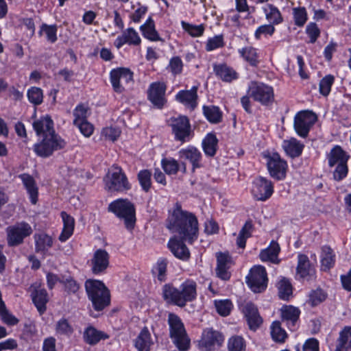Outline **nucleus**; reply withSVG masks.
Masks as SVG:
<instances>
[{
	"instance_id": "1",
	"label": "nucleus",
	"mask_w": 351,
	"mask_h": 351,
	"mask_svg": "<svg viewBox=\"0 0 351 351\" xmlns=\"http://www.w3.org/2000/svg\"><path fill=\"white\" fill-rule=\"evenodd\" d=\"M167 228L172 232L178 233L182 241L176 237L169 239L168 247L178 258L186 261L190 256V252L183 241L193 243L198 237V221L197 217L191 213L183 210L179 203L175 204L169 217Z\"/></svg>"
},
{
	"instance_id": "2",
	"label": "nucleus",
	"mask_w": 351,
	"mask_h": 351,
	"mask_svg": "<svg viewBox=\"0 0 351 351\" xmlns=\"http://www.w3.org/2000/svg\"><path fill=\"white\" fill-rule=\"evenodd\" d=\"M196 282L192 280H185L179 288L171 284H166L162 288V295L167 302L183 307L187 302H192L196 298Z\"/></svg>"
},
{
	"instance_id": "3",
	"label": "nucleus",
	"mask_w": 351,
	"mask_h": 351,
	"mask_svg": "<svg viewBox=\"0 0 351 351\" xmlns=\"http://www.w3.org/2000/svg\"><path fill=\"white\" fill-rule=\"evenodd\" d=\"M37 142L34 145L36 154L42 158H47L57 150L63 149L65 141L58 133H36Z\"/></svg>"
},
{
	"instance_id": "4",
	"label": "nucleus",
	"mask_w": 351,
	"mask_h": 351,
	"mask_svg": "<svg viewBox=\"0 0 351 351\" xmlns=\"http://www.w3.org/2000/svg\"><path fill=\"white\" fill-rule=\"evenodd\" d=\"M85 289L94 308L101 311L110 304V293L105 285L100 280H87Z\"/></svg>"
},
{
	"instance_id": "5",
	"label": "nucleus",
	"mask_w": 351,
	"mask_h": 351,
	"mask_svg": "<svg viewBox=\"0 0 351 351\" xmlns=\"http://www.w3.org/2000/svg\"><path fill=\"white\" fill-rule=\"evenodd\" d=\"M170 337L173 343L181 351L186 350L190 344L184 324L181 319L174 313H169L168 316Z\"/></svg>"
},
{
	"instance_id": "6",
	"label": "nucleus",
	"mask_w": 351,
	"mask_h": 351,
	"mask_svg": "<svg viewBox=\"0 0 351 351\" xmlns=\"http://www.w3.org/2000/svg\"><path fill=\"white\" fill-rule=\"evenodd\" d=\"M109 211L119 219H123L128 229L132 228L135 223V208L127 199H117L108 206Z\"/></svg>"
},
{
	"instance_id": "7",
	"label": "nucleus",
	"mask_w": 351,
	"mask_h": 351,
	"mask_svg": "<svg viewBox=\"0 0 351 351\" xmlns=\"http://www.w3.org/2000/svg\"><path fill=\"white\" fill-rule=\"evenodd\" d=\"M105 187L109 191L125 192L130 189L126 175L121 168L116 166L108 172L104 178Z\"/></svg>"
},
{
	"instance_id": "8",
	"label": "nucleus",
	"mask_w": 351,
	"mask_h": 351,
	"mask_svg": "<svg viewBox=\"0 0 351 351\" xmlns=\"http://www.w3.org/2000/svg\"><path fill=\"white\" fill-rule=\"evenodd\" d=\"M5 232L8 246L16 247L21 245L25 239L33 233V228L29 223L20 221L8 226Z\"/></svg>"
},
{
	"instance_id": "9",
	"label": "nucleus",
	"mask_w": 351,
	"mask_h": 351,
	"mask_svg": "<svg viewBox=\"0 0 351 351\" xmlns=\"http://www.w3.org/2000/svg\"><path fill=\"white\" fill-rule=\"evenodd\" d=\"M263 156L266 159L270 176L278 180H284L288 169L287 162L277 152L267 151L263 153Z\"/></svg>"
},
{
	"instance_id": "10",
	"label": "nucleus",
	"mask_w": 351,
	"mask_h": 351,
	"mask_svg": "<svg viewBox=\"0 0 351 351\" xmlns=\"http://www.w3.org/2000/svg\"><path fill=\"white\" fill-rule=\"evenodd\" d=\"M267 275L265 268L261 265L254 266L246 277V282L252 291L260 293L267 286Z\"/></svg>"
},
{
	"instance_id": "11",
	"label": "nucleus",
	"mask_w": 351,
	"mask_h": 351,
	"mask_svg": "<svg viewBox=\"0 0 351 351\" xmlns=\"http://www.w3.org/2000/svg\"><path fill=\"white\" fill-rule=\"evenodd\" d=\"M251 193L258 201H266L274 193L272 182L263 177L255 178L252 182Z\"/></svg>"
},
{
	"instance_id": "12",
	"label": "nucleus",
	"mask_w": 351,
	"mask_h": 351,
	"mask_svg": "<svg viewBox=\"0 0 351 351\" xmlns=\"http://www.w3.org/2000/svg\"><path fill=\"white\" fill-rule=\"evenodd\" d=\"M248 95L262 104H267L274 99L272 87L264 84L252 82L248 89Z\"/></svg>"
},
{
	"instance_id": "13",
	"label": "nucleus",
	"mask_w": 351,
	"mask_h": 351,
	"mask_svg": "<svg viewBox=\"0 0 351 351\" xmlns=\"http://www.w3.org/2000/svg\"><path fill=\"white\" fill-rule=\"evenodd\" d=\"M295 278L306 281L314 280L316 278L315 268L305 254H300L298 256Z\"/></svg>"
},
{
	"instance_id": "14",
	"label": "nucleus",
	"mask_w": 351,
	"mask_h": 351,
	"mask_svg": "<svg viewBox=\"0 0 351 351\" xmlns=\"http://www.w3.org/2000/svg\"><path fill=\"white\" fill-rule=\"evenodd\" d=\"M132 81V73L128 69L119 68L110 72V82L117 93H122Z\"/></svg>"
},
{
	"instance_id": "15",
	"label": "nucleus",
	"mask_w": 351,
	"mask_h": 351,
	"mask_svg": "<svg viewBox=\"0 0 351 351\" xmlns=\"http://www.w3.org/2000/svg\"><path fill=\"white\" fill-rule=\"evenodd\" d=\"M224 337L221 333L213 329L207 328L202 332L199 342L200 348L210 351L219 347L223 342Z\"/></svg>"
},
{
	"instance_id": "16",
	"label": "nucleus",
	"mask_w": 351,
	"mask_h": 351,
	"mask_svg": "<svg viewBox=\"0 0 351 351\" xmlns=\"http://www.w3.org/2000/svg\"><path fill=\"white\" fill-rule=\"evenodd\" d=\"M89 108L84 104L77 105L73 110V124L80 132H93V125L87 121Z\"/></svg>"
},
{
	"instance_id": "17",
	"label": "nucleus",
	"mask_w": 351,
	"mask_h": 351,
	"mask_svg": "<svg viewBox=\"0 0 351 351\" xmlns=\"http://www.w3.org/2000/svg\"><path fill=\"white\" fill-rule=\"evenodd\" d=\"M316 121L315 113L308 110L301 111L294 118V127L296 132H308Z\"/></svg>"
},
{
	"instance_id": "18",
	"label": "nucleus",
	"mask_w": 351,
	"mask_h": 351,
	"mask_svg": "<svg viewBox=\"0 0 351 351\" xmlns=\"http://www.w3.org/2000/svg\"><path fill=\"white\" fill-rule=\"evenodd\" d=\"M216 274L218 278L223 280H228L230 278L229 269L232 265V261L228 254L217 253Z\"/></svg>"
},
{
	"instance_id": "19",
	"label": "nucleus",
	"mask_w": 351,
	"mask_h": 351,
	"mask_svg": "<svg viewBox=\"0 0 351 351\" xmlns=\"http://www.w3.org/2000/svg\"><path fill=\"white\" fill-rule=\"evenodd\" d=\"M109 254L105 250H96L90 261L93 273L99 274L104 272L109 265Z\"/></svg>"
},
{
	"instance_id": "20",
	"label": "nucleus",
	"mask_w": 351,
	"mask_h": 351,
	"mask_svg": "<svg viewBox=\"0 0 351 351\" xmlns=\"http://www.w3.org/2000/svg\"><path fill=\"white\" fill-rule=\"evenodd\" d=\"M31 288L33 289L31 293L32 301L40 314H43L47 309L46 304L49 301L47 291L38 283L34 284Z\"/></svg>"
},
{
	"instance_id": "21",
	"label": "nucleus",
	"mask_w": 351,
	"mask_h": 351,
	"mask_svg": "<svg viewBox=\"0 0 351 351\" xmlns=\"http://www.w3.org/2000/svg\"><path fill=\"white\" fill-rule=\"evenodd\" d=\"M166 86L163 82H154L150 85L148 90V97L150 101L156 107L163 106Z\"/></svg>"
},
{
	"instance_id": "22",
	"label": "nucleus",
	"mask_w": 351,
	"mask_h": 351,
	"mask_svg": "<svg viewBox=\"0 0 351 351\" xmlns=\"http://www.w3.org/2000/svg\"><path fill=\"white\" fill-rule=\"evenodd\" d=\"M242 311L247 319L251 330H256L262 324V318L260 316L257 308L251 302L242 305Z\"/></svg>"
},
{
	"instance_id": "23",
	"label": "nucleus",
	"mask_w": 351,
	"mask_h": 351,
	"mask_svg": "<svg viewBox=\"0 0 351 351\" xmlns=\"http://www.w3.org/2000/svg\"><path fill=\"white\" fill-rule=\"evenodd\" d=\"M178 154L180 158L188 160L191 163L193 171L202 167V154L195 147L188 146L180 149Z\"/></svg>"
},
{
	"instance_id": "24",
	"label": "nucleus",
	"mask_w": 351,
	"mask_h": 351,
	"mask_svg": "<svg viewBox=\"0 0 351 351\" xmlns=\"http://www.w3.org/2000/svg\"><path fill=\"white\" fill-rule=\"evenodd\" d=\"M19 177L21 180L29 195L31 203L36 204L38 202V188L35 180L32 176L27 173H22L19 175Z\"/></svg>"
},
{
	"instance_id": "25",
	"label": "nucleus",
	"mask_w": 351,
	"mask_h": 351,
	"mask_svg": "<svg viewBox=\"0 0 351 351\" xmlns=\"http://www.w3.org/2000/svg\"><path fill=\"white\" fill-rule=\"evenodd\" d=\"M138 45L141 43V38L138 33L133 28H128L124 31L121 36L117 38L114 45L119 49L124 44Z\"/></svg>"
},
{
	"instance_id": "26",
	"label": "nucleus",
	"mask_w": 351,
	"mask_h": 351,
	"mask_svg": "<svg viewBox=\"0 0 351 351\" xmlns=\"http://www.w3.org/2000/svg\"><path fill=\"white\" fill-rule=\"evenodd\" d=\"M34 240L36 252L43 256L47 254L53 243L52 237L45 233L36 234Z\"/></svg>"
},
{
	"instance_id": "27",
	"label": "nucleus",
	"mask_w": 351,
	"mask_h": 351,
	"mask_svg": "<svg viewBox=\"0 0 351 351\" xmlns=\"http://www.w3.org/2000/svg\"><path fill=\"white\" fill-rule=\"evenodd\" d=\"M60 215L63 222V229L59 236V240L61 242H65L73 233L75 219L72 216L69 215L64 211H62Z\"/></svg>"
},
{
	"instance_id": "28",
	"label": "nucleus",
	"mask_w": 351,
	"mask_h": 351,
	"mask_svg": "<svg viewBox=\"0 0 351 351\" xmlns=\"http://www.w3.org/2000/svg\"><path fill=\"white\" fill-rule=\"evenodd\" d=\"M335 351H351V326H346L339 332Z\"/></svg>"
},
{
	"instance_id": "29",
	"label": "nucleus",
	"mask_w": 351,
	"mask_h": 351,
	"mask_svg": "<svg viewBox=\"0 0 351 351\" xmlns=\"http://www.w3.org/2000/svg\"><path fill=\"white\" fill-rule=\"evenodd\" d=\"M153 345L151 334L147 327H144L134 341L135 348L138 351H149Z\"/></svg>"
},
{
	"instance_id": "30",
	"label": "nucleus",
	"mask_w": 351,
	"mask_h": 351,
	"mask_svg": "<svg viewBox=\"0 0 351 351\" xmlns=\"http://www.w3.org/2000/svg\"><path fill=\"white\" fill-rule=\"evenodd\" d=\"M300 310L292 306H285L281 309L282 318L287 322L288 327L293 330L295 328V324L299 318Z\"/></svg>"
},
{
	"instance_id": "31",
	"label": "nucleus",
	"mask_w": 351,
	"mask_h": 351,
	"mask_svg": "<svg viewBox=\"0 0 351 351\" xmlns=\"http://www.w3.org/2000/svg\"><path fill=\"white\" fill-rule=\"evenodd\" d=\"M280 250L278 243L272 241L268 247L261 252L259 255L260 258L263 262L269 261L271 263L278 264L280 262L278 258Z\"/></svg>"
},
{
	"instance_id": "32",
	"label": "nucleus",
	"mask_w": 351,
	"mask_h": 351,
	"mask_svg": "<svg viewBox=\"0 0 351 351\" xmlns=\"http://www.w3.org/2000/svg\"><path fill=\"white\" fill-rule=\"evenodd\" d=\"M197 88L193 87L189 90H182L176 95V99L185 106L193 109L197 104Z\"/></svg>"
},
{
	"instance_id": "33",
	"label": "nucleus",
	"mask_w": 351,
	"mask_h": 351,
	"mask_svg": "<svg viewBox=\"0 0 351 351\" xmlns=\"http://www.w3.org/2000/svg\"><path fill=\"white\" fill-rule=\"evenodd\" d=\"M282 147L286 154L291 158L299 156L303 150L304 145L295 138L285 140Z\"/></svg>"
},
{
	"instance_id": "34",
	"label": "nucleus",
	"mask_w": 351,
	"mask_h": 351,
	"mask_svg": "<svg viewBox=\"0 0 351 351\" xmlns=\"http://www.w3.org/2000/svg\"><path fill=\"white\" fill-rule=\"evenodd\" d=\"M328 159L329 166L333 167L343 162L347 163L349 156L339 146H335L331 149Z\"/></svg>"
},
{
	"instance_id": "35",
	"label": "nucleus",
	"mask_w": 351,
	"mask_h": 351,
	"mask_svg": "<svg viewBox=\"0 0 351 351\" xmlns=\"http://www.w3.org/2000/svg\"><path fill=\"white\" fill-rule=\"evenodd\" d=\"M202 149L204 154L209 157L216 154L218 149V139L213 133H208L202 141Z\"/></svg>"
},
{
	"instance_id": "36",
	"label": "nucleus",
	"mask_w": 351,
	"mask_h": 351,
	"mask_svg": "<svg viewBox=\"0 0 351 351\" xmlns=\"http://www.w3.org/2000/svg\"><path fill=\"white\" fill-rule=\"evenodd\" d=\"M84 339L90 345L97 343L101 339H107L108 337L103 332L97 330L93 326H88L84 332Z\"/></svg>"
},
{
	"instance_id": "37",
	"label": "nucleus",
	"mask_w": 351,
	"mask_h": 351,
	"mask_svg": "<svg viewBox=\"0 0 351 351\" xmlns=\"http://www.w3.org/2000/svg\"><path fill=\"white\" fill-rule=\"evenodd\" d=\"M216 75L223 81L230 82L238 77L237 72L226 64H219L214 66Z\"/></svg>"
},
{
	"instance_id": "38",
	"label": "nucleus",
	"mask_w": 351,
	"mask_h": 351,
	"mask_svg": "<svg viewBox=\"0 0 351 351\" xmlns=\"http://www.w3.org/2000/svg\"><path fill=\"white\" fill-rule=\"evenodd\" d=\"M253 230L252 221L247 220L242 227L237 238V245L238 247L241 248L245 247L246 240L252 236Z\"/></svg>"
},
{
	"instance_id": "39",
	"label": "nucleus",
	"mask_w": 351,
	"mask_h": 351,
	"mask_svg": "<svg viewBox=\"0 0 351 351\" xmlns=\"http://www.w3.org/2000/svg\"><path fill=\"white\" fill-rule=\"evenodd\" d=\"M335 258L332 250L328 246H324L322 248L321 263L324 270L329 269L333 267Z\"/></svg>"
},
{
	"instance_id": "40",
	"label": "nucleus",
	"mask_w": 351,
	"mask_h": 351,
	"mask_svg": "<svg viewBox=\"0 0 351 351\" xmlns=\"http://www.w3.org/2000/svg\"><path fill=\"white\" fill-rule=\"evenodd\" d=\"M169 123L174 132H189V121L185 116H180L177 118H171L169 121Z\"/></svg>"
},
{
	"instance_id": "41",
	"label": "nucleus",
	"mask_w": 351,
	"mask_h": 351,
	"mask_svg": "<svg viewBox=\"0 0 351 351\" xmlns=\"http://www.w3.org/2000/svg\"><path fill=\"white\" fill-rule=\"evenodd\" d=\"M143 36L152 41L160 40V38L155 29L154 21L149 19L146 23L141 26Z\"/></svg>"
},
{
	"instance_id": "42",
	"label": "nucleus",
	"mask_w": 351,
	"mask_h": 351,
	"mask_svg": "<svg viewBox=\"0 0 351 351\" xmlns=\"http://www.w3.org/2000/svg\"><path fill=\"white\" fill-rule=\"evenodd\" d=\"M266 19L272 24H279L282 21V17L277 8L267 5L265 8Z\"/></svg>"
},
{
	"instance_id": "43",
	"label": "nucleus",
	"mask_w": 351,
	"mask_h": 351,
	"mask_svg": "<svg viewBox=\"0 0 351 351\" xmlns=\"http://www.w3.org/2000/svg\"><path fill=\"white\" fill-rule=\"evenodd\" d=\"M204 114L206 119L211 123H218L221 119V112L217 106H204Z\"/></svg>"
},
{
	"instance_id": "44",
	"label": "nucleus",
	"mask_w": 351,
	"mask_h": 351,
	"mask_svg": "<svg viewBox=\"0 0 351 351\" xmlns=\"http://www.w3.org/2000/svg\"><path fill=\"white\" fill-rule=\"evenodd\" d=\"M278 295L280 298L282 300H288L289 297L292 294V286L290 281L282 278L278 283Z\"/></svg>"
},
{
	"instance_id": "45",
	"label": "nucleus",
	"mask_w": 351,
	"mask_h": 351,
	"mask_svg": "<svg viewBox=\"0 0 351 351\" xmlns=\"http://www.w3.org/2000/svg\"><path fill=\"white\" fill-rule=\"evenodd\" d=\"M271 335L272 339L276 342L282 343L285 341L287 338V333L281 328L280 322L275 321L271 324Z\"/></svg>"
},
{
	"instance_id": "46",
	"label": "nucleus",
	"mask_w": 351,
	"mask_h": 351,
	"mask_svg": "<svg viewBox=\"0 0 351 351\" xmlns=\"http://www.w3.org/2000/svg\"><path fill=\"white\" fill-rule=\"evenodd\" d=\"M36 132H50L53 130V123L49 117L40 118L33 124Z\"/></svg>"
},
{
	"instance_id": "47",
	"label": "nucleus",
	"mask_w": 351,
	"mask_h": 351,
	"mask_svg": "<svg viewBox=\"0 0 351 351\" xmlns=\"http://www.w3.org/2000/svg\"><path fill=\"white\" fill-rule=\"evenodd\" d=\"M228 351H245V342L241 336H232L228 341Z\"/></svg>"
},
{
	"instance_id": "48",
	"label": "nucleus",
	"mask_w": 351,
	"mask_h": 351,
	"mask_svg": "<svg viewBox=\"0 0 351 351\" xmlns=\"http://www.w3.org/2000/svg\"><path fill=\"white\" fill-rule=\"evenodd\" d=\"M161 165L165 172L168 175L177 173L180 167L178 161L172 158H163L161 160Z\"/></svg>"
},
{
	"instance_id": "49",
	"label": "nucleus",
	"mask_w": 351,
	"mask_h": 351,
	"mask_svg": "<svg viewBox=\"0 0 351 351\" xmlns=\"http://www.w3.org/2000/svg\"><path fill=\"white\" fill-rule=\"evenodd\" d=\"M239 53L251 65H256L258 62V55L254 48L251 47L243 48L239 50Z\"/></svg>"
},
{
	"instance_id": "50",
	"label": "nucleus",
	"mask_w": 351,
	"mask_h": 351,
	"mask_svg": "<svg viewBox=\"0 0 351 351\" xmlns=\"http://www.w3.org/2000/svg\"><path fill=\"white\" fill-rule=\"evenodd\" d=\"M55 329L58 335L69 336L73 332L71 325L64 318H62L56 322Z\"/></svg>"
},
{
	"instance_id": "51",
	"label": "nucleus",
	"mask_w": 351,
	"mask_h": 351,
	"mask_svg": "<svg viewBox=\"0 0 351 351\" xmlns=\"http://www.w3.org/2000/svg\"><path fill=\"white\" fill-rule=\"evenodd\" d=\"M27 98L30 103L35 106L42 104L43 101V90L38 87H32L27 90Z\"/></svg>"
},
{
	"instance_id": "52",
	"label": "nucleus",
	"mask_w": 351,
	"mask_h": 351,
	"mask_svg": "<svg viewBox=\"0 0 351 351\" xmlns=\"http://www.w3.org/2000/svg\"><path fill=\"white\" fill-rule=\"evenodd\" d=\"M215 306L217 313L221 316L228 315L233 307L232 302L227 299L215 300Z\"/></svg>"
},
{
	"instance_id": "53",
	"label": "nucleus",
	"mask_w": 351,
	"mask_h": 351,
	"mask_svg": "<svg viewBox=\"0 0 351 351\" xmlns=\"http://www.w3.org/2000/svg\"><path fill=\"white\" fill-rule=\"evenodd\" d=\"M167 263L165 259H159L152 269V272L160 281L165 280Z\"/></svg>"
},
{
	"instance_id": "54",
	"label": "nucleus",
	"mask_w": 351,
	"mask_h": 351,
	"mask_svg": "<svg viewBox=\"0 0 351 351\" xmlns=\"http://www.w3.org/2000/svg\"><path fill=\"white\" fill-rule=\"evenodd\" d=\"M0 318L1 321L9 326L16 325L19 320L7 309L6 306L0 308Z\"/></svg>"
},
{
	"instance_id": "55",
	"label": "nucleus",
	"mask_w": 351,
	"mask_h": 351,
	"mask_svg": "<svg viewBox=\"0 0 351 351\" xmlns=\"http://www.w3.org/2000/svg\"><path fill=\"white\" fill-rule=\"evenodd\" d=\"M152 173L147 169L141 170L138 173L139 183L145 191H148L151 187Z\"/></svg>"
},
{
	"instance_id": "56",
	"label": "nucleus",
	"mask_w": 351,
	"mask_h": 351,
	"mask_svg": "<svg viewBox=\"0 0 351 351\" xmlns=\"http://www.w3.org/2000/svg\"><path fill=\"white\" fill-rule=\"evenodd\" d=\"M293 15L295 24L299 27H302L307 21V14L304 8H293Z\"/></svg>"
},
{
	"instance_id": "57",
	"label": "nucleus",
	"mask_w": 351,
	"mask_h": 351,
	"mask_svg": "<svg viewBox=\"0 0 351 351\" xmlns=\"http://www.w3.org/2000/svg\"><path fill=\"white\" fill-rule=\"evenodd\" d=\"M182 26L186 32L193 37L200 36L204 32V27L203 25H194L182 21Z\"/></svg>"
},
{
	"instance_id": "58",
	"label": "nucleus",
	"mask_w": 351,
	"mask_h": 351,
	"mask_svg": "<svg viewBox=\"0 0 351 351\" xmlns=\"http://www.w3.org/2000/svg\"><path fill=\"white\" fill-rule=\"evenodd\" d=\"M326 293L321 289L312 291L309 295V303L312 306H317L326 300Z\"/></svg>"
},
{
	"instance_id": "59",
	"label": "nucleus",
	"mask_w": 351,
	"mask_h": 351,
	"mask_svg": "<svg viewBox=\"0 0 351 351\" xmlns=\"http://www.w3.org/2000/svg\"><path fill=\"white\" fill-rule=\"evenodd\" d=\"M334 77L331 75L325 76L319 82V92L322 95L326 96L330 91L331 86L334 82Z\"/></svg>"
},
{
	"instance_id": "60",
	"label": "nucleus",
	"mask_w": 351,
	"mask_h": 351,
	"mask_svg": "<svg viewBox=\"0 0 351 351\" xmlns=\"http://www.w3.org/2000/svg\"><path fill=\"white\" fill-rule=\"evenodd\" d=\"M224 45L223 38L221 35L215 36L210 38L206 44V50L211 51L218 48L222 47Z\"/></svg>"
},
{
	"instance_id": "61",
	"label": "nucleus",
	"mask_w": 351,
	"mask_h": 351,
	"mask_svg": "<svg viewBox=\"0 0 351 351\" xmlns=\"http://www.w3.org/2000/svg\"><path fill=\"white\" fill-rule=\"evenodd\" d=\"M57 27L56 25H43L40 29V34H44L47 40L54 43L57 40Z\"/></svg>"
},
{
	"instance_id": "62",
	"label": "nucleus",
	"mask_w": 351,
	"mask_h": 351,
	"mask_svg": "<svg viewBox=\"0 0 351 351\" xmlns=\"http://www.w3.org/2000/svg\"><path fill=\"white\" fill-rule=\"evenodd\" d=\"M337 167L333 172V177L335 180L340 181L347 176L348 168L347 163L336 165Z\"/></svg>"
},
{
	"instance_id": "63",
	"label": "nucleus",
	"mask_w": 351,
	"mask_h": 351,
	"mask_svg": "<svg viewBox=\"0 0 351 351\" xmlns=\"http://www.w3.org/2000/svg\"><path fill=\"white\" fill-rule=\"evenodd\" d=\"M169 68L173 75L181 73L183 68V63L179 57H173L169 61Z\"/></svg>"
},
{
	"instance_id": "64",
	"label": "nucleus",
	"mask_w": 351,
	"mask_h": 351,
	"mask_svg": "<svg viewBox=\"0 0 351 351\" xmlns=\"http://www.w3.org/2000/svg\"><path fill=\"white\" fill-rule=\"evenodd\" d=\"M306 32L310 38V43H314L319 36L320 30L315 23H309L306 28Z\"/></svg>"
}]
</instances>
